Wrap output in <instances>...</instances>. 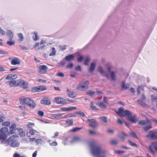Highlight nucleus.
I'll list each match as a JSON object with an SVG mask.
<instances>
[{"mask_svg":"<svg viewBox=\"0 0 157 157\" xmlns=\"http://www.w3.org/2000/svg\"><path fill=\"white\" fill-rule=\"evenodd\" d=\"M19 108H20L22 110L25 111H28V109L25 106H19Z\"/></svg>","mask_w":157,"mask_h":157,"instance_id":"49530a36","label":"nucleus"},{"mask_svg":"<svg viewBox=\"0 0 157 157\" xmlns=\"http://www.w3.org/2000/svg\"><path fill=\"white\" fill-rule=\"evenodd\" d=\"M76 109V107H75L71 106L68 108L63 107L61 109L63 111H69L72 110Z\"/></svg>","mask_w":157,"mask_h":157,"instance_id":"aec40b11","label":"nucleus"},{"mask_svg":"<svg viewBox=\"0 0 157 157\" xmlns=\"http://www.w3.org/2000/svg\"><path fill=\"white\" fill-rule=\"evenodd\" d=\"M8 129L7 128L3 127L0 129V139L3 140H6L7 137V133L8 132Z\"/></svg>","mask_w":157,"mask_h":157,"instance_id":"423d86ee","label":"nucleus"},{"mask_svg":"<svg viewBox=\"0 0 157 157\" xmlns=\"http://www.w3.org/2000/svg\"><path fill=\"white\" fill-rule=\"evenodd\" d=\"M73 121L67 120L66 121V123L69 126H71L73 124Z\"/></svg>","mask_w":157,"mask_h":157,"instance_id":"58836bf2","label":"nucleus"},{"mask_svg":"<svg viewBox=\"0 0 157 157\" xmlns=\"http://www.w3.org/2000/svg\"><path fill=\"white\" fill-rule=\"evenodd\" d=\"M73 64L72 63H68L67 66V68H72Z\"/></svg>","mask_w":157,"mask_h":157,"instance_id":"09e8293b","label":"nucleus"},{"mask_svg":"<svg viewBox=\"0 0 157 157\" xmlns=\"http://www.w3.org/2000/svg\"><path fill=\"white\" fill-rule=\"evenodd\" d=\"M101 121L104 123H106L107 122V118L106 117H101Z\"/></svg>","mask_w":157,"mask_h":157,"instance_id":"8fccbe9b","label":"nucleus"},{"mask_svg":"<svg viewBox=\"0 0 157 157\" xmlns=\"http://www.w3.org/2000/svg\"><path fill=\"white\" fill-rule=\"evenodd\" d=\"M34 89L36 90V91L40 92L45 90L46 89V88L45 87H44L43 86H36L34 87Z\"/></svg>","mask_w":157,"mask_h":157,"instance_id":"6ab92c4d","label":"nucleus"},{"mask_svg":"<svg viewBox=\"0 0 157 157\" xmlns=\"http://www.w3.org/2000/svg\"><path fill=\"white\" fill-rule=\"evenodd\" d=\"M57 145V143L56 141H53L52 143L50 144L51 146H56Z\"/></svg>","mask_w":157,"mask_h":157,"instance_id":"0e129e2a","label":"nucleus"},{"mask_svg":"<svg viewBox=\"0 0 157 157\" xmlns=\"http://www.w3.org/2000/svg\"><path fill=\"white\" fill-rule=\"evenodd\" d=\"M6 82L9 83V86L11 87L18 86V79L17 80H12L10 81Z\"/></svg>","mask_w":157,"mask_h":157,"instance_id":"f8f14e48","label":"nucleus"},{"mask_svg":"<svg viewBox=\"0 0 157 157\" xmlns=\"http://www.w3.org/2000/svg\"><path fill=\"white\" fill-rule=\"evenodd\" d=\"M91 153L93 155L97 157H105L106 156L105 151L101 147L97 145L94 142H92L90 144Z\"/></svg>","mask_w":157,"mask_h":157,"instance_id":"f257e3e1","label":"nucleus"},{"mask_svg":"<svg viewBox=\"0 0 157 157\" xmlns=\"http://www.w3.org/2000/svg\"><path fill=\"white\" fill-rule=\"evenodd\" d=\"M10 124L9 122L6 121L2 122V126H6L8 127L10 125Z\"/></svg>","mask_w":157,"mask_h":157,"instance_id":"ea45409f","label":"nucleus"},{"mask_svg":"<svg viewBox=\"0 0 157 157\" xmlns=\"http://www.w3.org/2000/svg\"><path fill=\"white\" fill-rule=\"evenodd\" d=\"M82 128L76 127L73 128L72 129L70 130V131L71 132H76L77 131L82 129Z\"/></svg>","mask_w":157,"mask_h":157,"instance_id":"c85d7f7f","label":"nucleus"},{"mask_svg":"<svg viewBox=\"0 0 157 157\" xmlns=\"http://www.w3.org/2000/svg\"><path fill=\"white\" fill-rule=\"evenodd\" d=\"M147 125H148L144 127L143 128L144 130L145 131H147L152 128V127L151 126V124H149Z\"/></svg>","mask_w":157,"mask_h":157,"instance_id":"bb28decb","label":"nucleus"},{"mask_svg":"<svg viewBox=\"0 0 157 157\" xmlns=\"http://www.w3.org/2000/svg\"><path fill=\"white\" fill-rule=\"evenodd\" d=\"M18 86L24 89L28 88L29 83L25 81L22 79H18Z\"/></svg>","mask_w":157,"mask_h":157,"instance_id":"1a4fd4ad","label":"nucleus"},{"mask_svg":"<svg viewBox=\"0 0 157 157\" xmlns=\"http://www.w3.org/2000/svg\"><path fill=\"white\" fill-rule=\"evenodd\" d=\"M6 32H5L0 27V34H2V35H5V34Z\"/></svg>","mask_w":157,"mask_h":157,"instance_id":"bf43d9fd","label":"nucleus"},{"mask_svg":"<svg viewBox=\"0 0 157 157\" xmlns=\"http://www.w3.org/2000/svg\"><path fill=\"white\" fill-rule=\"evenodd\" d=\"M122 87L123 89H126L128 88V86L125 84V83L124 82H123L122 85Z\"/></svg>","mask_w":157,"mask_h":157,"instance_id":"de8ad7c7","label":"nucleus"},{"mask_svg":"<svg viewBox=\"0 0 157 157\" xmlns=\"http://www.w3.org/2000/svg\"><path fill=\"white\" fill-rule=\"evenodd\" d=\"M128 142L132 146L137 147L138 145L136 143L132 142L131 140H129Z\"/></svg>","mask_w":157,"mask_h":157,"instance_id":"79ce46f5","label":"nucleus"},{"mask_svg":"<svg viewBox=\"0 0 157 157\" xmlns=\"http://www.w3.org/2000/svg\"><path fill=\"white\" fill-rule=\"evenodd\" d=\"M151 121L148 119H146V120H142L138 122V124L141 125L145 126L148 124H151Z\"/></svg>","mask_w":157,"mask_h":157,"instance_id":"dca6fc26","label":"nucleus"},{"mask_svg":"<svg viewBox=\"0 0 157 157\" xmlns=\"http://www.w3.org/2000/svg\"><path fill=\"white\" fill-rule=\"evenodd\" d=\"M95 91H93L91 90L87 91L86 92V94L90 96H93L95 94Z\"/></svg>","mask_w":157,"mask_h":157,"instance_id":"4c0bfd02","label":"nucleus"},{"mask_svg":"<svg viewBox=\"0 0 157 157\" xmlns=\"http://www.w3.org/2000/svg\"><path fill=\"white\" fill-rule=\"evenodd\" d=\"M90 59V58L89 57H87L85 60L84 64L86 65H88V63L89 62Z\"/></svg>","mask_w":157,"mask_h":157,"instance_id":"37998d69","label":"nucleus"},{"mask_svg":"<svg viewBox=\"0 0 157 157\" xmlns=\"http://www.w3.org/2000/svg\"><path fill=\"white\" fill-rule=\"evenodd\" d=\"M35 126V124L34 123L29 122L27 124L26 126L29 128H32V127Z\"/></svg>","mask_w":157,"mask_h":157,"instance_id":"72a5a7b5","label":"nucleus"},{"mask_svg":"<svg viewBox=\"0 0 157 157\" xmlns=\"http://www.w3.org/2000/svg\"><path fill=\"white\" fill-rule=\"evenodd\" d=\"M42 104L49 105L51 104L50 99L49 98H43L40 101Z\"/></svg>","mask_w":157,"mask_h":157,"instance_id":"2eb2a0df","label":"nucleus"},{"mask_svg":"<svg viewBox=\"0 0 157 157\" xmlns=\"http://www.w3.org/2000/svg\"><path fill=\"white\" fill-rule=\"evenodd\" d=\"M16 124L14 123L12 124L10 128V130L8 133L7 135H10L14 133V131L16 130Z\"/></svg>","mask_w":157,"mask_h":157,"instance_id":"4468645a","label":"nucleus"},{"mask_svg":"<svg viewBox=\"0 0 157 157\" xmlns=\"http://www.w3.org/2000/svg\"><path fill=\"white\" fill-rule=\"evenodd\" d=\"M89 83L86 81L80 83L77 86L76 89L81 91H85L89 88Z\"/></svg>","mask_w":157,"mask_h":157,"instance_id":"39448f33","label":"nucleus"},{"mask_svg":"<svg viewBox=\"0 0 157 157\" xmlns=\"http://www.w3.org/2000/svg\"><path fill=\"white\" fill-rule=\"evenodd\" d=\"M52 43H49L48 44H47L46 45H40L41 47L40 48H39L38 49H43L45 48H47V46H48L49 45H50L52 44Z\"/></svg>","mask_w":157,"mask_h":157,"instance_id":"f704fd0d","label":"nucleus"},{"mask_svg":"<svg viewBox=\"0 0 157 157\" xmlns=\"http://www.w3.org/2000/svg\"><path fill=\"white\" fill-rule=\"evenodd\" d=\"M151 99L152 102H156L157 101V97L151 95Z\"/></svg>","mask_w":157,"mask_h":157,"instance_id":"473e14b6","label":"nucleus"},{"mask_svg":"<svg viewBox=\"0 0 157 157\" xmlns=\"http://www.w3.org/2000/svg\"><path fill=\"white\" fill-rule=\"evenodd\" d=\"M54 100L56 103L59 104H64L67 103L66 100L60 97H56Z\"/></svg>","mask_w":157,"mask_h":157,"instance_id":"9d476101","label":"nucleus"},{"mask_svg":"<svg viewBox=\"0 0 157 157\" xmlns=\"http://www.w3.org/2000/svg\"><path fill=\"white\" fill-rule=\"evenodd\" d=\"M38 69L39 73L43 74H45L47 72V70L48 68L46 65H41L38 67Z\"/></svg>","mask_w":157,"mask_h":157,"instance_id":"9b49d317","label":"nucleus"},{"mask_svg":"<svg viewBox=\"0 0 157 157\" xmlns=\"http://www.w3.org/2000/svg\"><path fill=\"white\" fill-rule=\"evenodd\" d=\"M59 133L58 132H56L55 133L54 136L52 137V138H56V137L59 135Z\"/></svg>","mask_w":157,"mask_h":157,"instance_id":"e2e57ef3","label":"nucleus"},{"mask_svg":"<svg viewBox=\"0 0 157 157\" xmlns=\"http://www.w3.org/2000/svg\"><path fill=\"white\" fill-rule=\"evenodd\" d=\"M35 142L37 144H42L43 142V140L41 139H37L35 140Z\"/></svg>","mask_w":157,"mask_h":157,"instance_id":"c03bdc74","label":"nucleus"},{"mask_svg":"<svg viewBox=\"0 0 157 157\" xmlns=\"http://www.w3.org/2000/svg\"><path fill=\"white\" fill-rule=\"evenodd\" d=\"M62 115L60 114H52L51 115V117L52 118H59L61 117Z\"/></svg>","mask_w":157,"mask_h":157,"instance_id":"a878e982","label":"nucleus"},{"mask_svg":"<svg viewBox=\"0 0 157 157\" xmlns=\"http://www.w3.org/2000/svg\"><path fill=\"white\" fill-rule=\"evenodd\" d=\"M96 105L102 109H105L106 108V105L102 102H98L96 103Z\"/></svg>","mask_w":157,"mask_h":157,"instance_id":"b1692460","label":"nucleus"},{"mask_svg":"<svg viewBox=\"0 0 157 157\" xmlns=\"http://www.w3.org/2000/svg\"><path fill=\"white\" fill-rule=\"evenodd\" d=\"M87 121L90 122L92 123H94L95 122L97 121L96 120L94 119H88Z\"/></svg>","mask_w":157,"mask_h":157,"instance_id":"052dcab7","label":"nucleus"},{"mask_svg":"<svg viewBox=\"0 0 157 157\" xmlns=\"http://www.w3.org/2000/svg\"><path fill=\"white\" fill-rule=\"evenodd\" d=\"M18 77L17 75L14 74H10L7 75L6 78V80H14Z\"/></svg>","mask_w":157,"mask_h":157,"instance_id":"ddd939ff","label":"nucleus"},{"mask_svg":"<svg viewBox=\"0 0 157 157\" xmlns=\"http://www.w3.org/2000/svg\"><path fill=\"white\" fill-rule=\"evenodd\" d=\"M6 35L10 39H12L13 38V35L12 32L10 30H8L6 33Z\"/></svg>","mask_w":157,"mask_h":157,"instance_id":"4be33fe9","label":"nucleus"},{"mask_svg":"<svg viewBox=\"0 0 157 157\" xmlns=\"http://www.w3.org/2000/svg\"><path fill=\"white\" fill-rule=\"evenodd\" d=\"M20 136L21 137H24L25 136V132L24 131H21L19 133Z\"/></svg>","mask_w":157,"mask_h":157,"instance_id":"5fc2aeb1","label":"nucleus"},{"mask_svg":"<svg viewBox=\"0 0 157 157\" xmlns=\"http://www.w3.org/2000/svg\"><path fill=\"white\" fill-rule=\"evenodd\" d=\"M117 123L122 124L123 123V121L120 119H118L117 121Z\"/></svg>","mask_w":157,"mask_h":157,"instance_id":"338daca9","label":"nucleus"},{"mask_svg":"<svg viewBox=\"0 0 157 157\" xmlns=\"http://www.w3.org/2000/svg\"><path fill=\"white\" fill-rule=\"evenodd\" d=\"M19 100L21 104H26L32 108H34L36 106L35 101L31 98L29 97L24 98L23 97L20 98Z\"/></svg>","mask_w":157,"mask_h":157,"instance_id":"7ed1b4c3","label":"nucleus"},{"mask_svg":"<svg viewBox=\"0 0 157 157\" xmlns=\"http://www.w3.org/2000/svg\"><path fill=\"white\" fill-rule=\"evenodd\" d=\"M96 66V64L94 63H92L91 64L90 67L89 71L90 72H93Z\"/></svg>","mask_w":157,"mask_h":157,"instance_id":"393cba45","label":"nucleus"},{"mask_svg":"<svg viewBox=\"0 0 157 157\" xmlns=\"http://www.w3.org/2000/svg\"><path fill=\"white\" fill-rule=\"evenodd\" d=\"M38 132L33 129H30L29 131V133L31 135H33L35 133H37Z\"/></svg>","mask_w":157,"mask_h":157,"instance_id":"cd10ccee","label":"nucleus"},{"mask_svg":"<svg viewBox=\"0 0 157 157\" xmlns=\"http://www.w3.org/2000/svg\"><path fill=\"white\" fill-rule=\"evenodd\" d=\"M66 93L68 96L70 98H74L77 96V94L75 92L69 89H67Z\"/></svg>","mask_w":157,"mask_h":157,"instance_id":"f3484780","label":"nucleus"},{"mask_svg":"<svg viewBox=\"0 0 157 157\" xmlns=\"http://www.w3.org/2000/svg\"><path fill=\"white\" fill-rule=\"evenodd\" d=\"M67 47L66 45L63 44L59 46V48L60 49H66Z\"/></svg>","mask_w":157,"mask_h":157,"instance_id":"603ef678","label":"nucleus"},{"mask_svg":"<svg viewBox=\"0 0 157 157\" xmlns=\"http://www.w3.org/2000/svg\"><path fill=\"white\" fill-rule=\"evenodd\" d=\"M83 59V58L82 56H80L79 58H78L77 60L78 62H81Z\"/></svg>","mask_w":157,"mask_h":157,"instance_id":"69168bd1","label":"nucleus"},{"mask_svg":"<svg viewBox=\"0 0 157 157\" xmlns=\"http://www.w3.org/2000/svg\"><path fill=\"white\" fill-rule=\"evenodd\" d=\"M57 76L60 77H63L64 76V74L62 73H58L57 74Z\"/></svg>","mask_w":157,"mask_h":157,"instance_id":"774afa93","label":"nucleus"},{"mask_svg":"<svg viewBox=\"0 0 157 157\" xmlns=\"http://www.w3.org/2000/svg\"><path fill=\"white\" fill-rule=\"evenodd\" d=\"M80 138L77 136H75L73 137V140L74 141H78L80 140Z\"/></svg>","mask_w":157,"mask_h":157,"instance_id":"6e6d98bb","label":"nucleus"},{"mask_svg":"<svg viewBox=\"0 0 157 157\" xmlns=\"http://www.w3.org/2000/svg\"><path fill=\"white\" fill-rule=\"evenodd\" d=\"M13 157H26V156L25 155L21 156L20 155L17 153H15L13 155Z\"/></svg>","mask_w":157,"mask_h":157,"instance_id":"864d4df0","label":"nucleus"},{"mask_svg":"<svg viewBox=\"0 0 157 157\" xmlns=\"http://www.w3.org/2000/svg\"><path fill=\"white\" fill-rule=\"evenodd\" d=\"M20 61L19 58L14 57L11 61V63L13 65H16L20 63Z\"/></svg>","mask_w":157,"mask_h":157,"instance_id":"a211bd4d","label":"nucleus"},{"mask_svg":"<svg viewBox=\"0 0 157 157\" xmlns=\"http://www.w3.org/2000/svg\"><path fill=\"white\" fill-rule=\"evenodd\" d=\"M75 69L77 71H81V69L80 66L79 65H78L75 67Z\"/></svg>","mask_w":157,"mask_h":157,"instance_id":"680f3d73","label":"nucleus"},{"mask_svg":"<svg viewBox=\"0 0 157 157\" xmlns=\"http://www.w3.org/2000/svg\"><path fill=\"white\" fill-rule=\"evenodd\" d=\"M18 38H19V40L21 41H22L23 40L24 38V36L21 33H19L18 34Z\"/></svg>","mask_w":157,"mask_h":157,"instance_id":"c9c22d12","label":"nucleus"},{"mask_svg":"<svg viewBox=\"0 0 157 157\" xmlns=\"http://www.w3.org/2000/svg\"><path fill=\"white\" fill-rule=\"evenodd\" d=\"M145 137L151 140H157V131H150L146 135Z\"/></svg>","mask_w":157,"mask_h":157,"instance_id":"0eeeda50","label":"nucleus"},{"mask_svg":"<svg viewBox=\"0 0 157 157\" xmlns=\"http://www.w3.org/2000/svg\"><path fill=\"white\" fill-rule=\"evenodd\" d=\"M16 138V136L12 135L7 140L5 141L7 142V145L9 144L10 143L12 142L11 145L12 147H17L19 146V143L17 141L15 140Z\"/></svg>","mask_w":157,"mask_h":157,"instance_id":"20e7f679","label":"nucleus"},{"mask_svg":"<svg viewBox=\"0 0 157 157\" xmlns=\"http://www.w3.org/2000/svg\"><path fill=\"white\" fill-rule=\"evenodd\" d=\"M117 113L120 116H127L129 120L133 123H136V122L137 120L132 116V114L131 112L128 110H125L123 107L119 108Z\"/></svg>","mask_w":157,"mask_h":157,"instance_id":"f03ea898","label":"nucleus"},{"mask_svg":"<svg viewBox=\"0 0 157 157\" xmlns=\"http://www.w3.org/2000/svg\"><path fill=\"white\" fill-rule=\"evenodd\" d=\"M74 56L72 54L65 56V59L67 61H70L74 60Z\"/></svg>","mask_w":157,"mask_h":157,"instance_id":"412c9836","label":"nucleus"},{"mask_svg":"<svg viewBox=\"0 0 157 157\" xmlns=\"http://www.w3.org/2000/svg\"><path fill=\"white\" fill-rule=\"evenodd\" d=\"M89 125L91 127L93 128H96L98 127V123L97 121L93 123H90L89 124Z\"/></svg>","mask_w":157,"mask_h":157,"instance_id":"5701e85b","label":"nucleus"},{"mask_svg":"<svg viewBox=\"0 0 157 157\" xmlns=\"http://www.w3.org/2000/svg\"><path fill=\"white\" fill-rule=\"evenodd\" d=\"M110 143L112 145H115L117 144L118 142L116 140H112L110 141Z\"/></svg>","mask_w":157,"mask_h":157,"instance_id":"a18cd8bd","label":"nucleus"},{"mask_svg":"<svg viewBox=\"0 0 157 157\" xmlns=\"http://www.w3.org/2000/svg\"><path fill=\"white\" fill-rule=\"evenodd\" d=\"M56 51L55 50H52V52L49 54V56H53L56 54Z\"/></svg>","mask_w":157,"mask_h":157,"instance_id":"4d7b16f0","label":"nucleus"},{"mask_svg":"<svg viewBox=\"0 0 157 157\" xmlns=\"http://www.w3.org/2000/svg\"><path fill=\"white\" fill-rule=\"evenodd\" d=\"M38 114L41 116V117H43L44 115V112L41 111H39L37 113Z\"/></svg>","mask_w":157,"mask_h":157,"instance_id":"13d9d810","label":"nucleus"},{"mask_svg":"<svg viewBox=\"0 0 157 157\" xmlns=\"http://www.w3.org/2000/svg\"><path fill=\"white\" fill-rule=\"evenodd\" d=\"M98 71L103 75L105 74V72L101 67H99Z\"/></svg>","mask_w":157,"mask_h":157,"instance_id":"e433bc0d","label":"nucleus"},{"mask_svg":"<svg viewBox=\"0 0 157 157\" xmlns=\"http://www.w3.org/2000/svg\"><path fill=\"white\" fill-rule=\"evenodd\" d=\"M149 149L152 153L155 155V152H157V141L151 142L149 145Z\"/></svg>","mask_w":157,"mask_h":157,"instance_id":"6e6552de","label":"nucleus"},{"mask_svg":"<svg viewBox=\"0 0 157 157\" xmlns=\"http://www.w3.org/2000/svg\"><path fill=\"white\" fill-rule=\"evenodd\" d=\"M76 113L83 117H84L85 116L84 113L82 111H77L76 112Z\"/></svg>","mask_w":157,"mask_h":157,"instance_id":"3c124183","label":"nucleus"},{"mask_svg":"<svg viewBox=\"0 0 157 157\" xmlns=\"http://www.w3.org/2000/svg\"><path fill=\"white\" fill-rule=\"evenodd\" d=\"M129 134L133 138H134L137 139L136 133L132 131L129 132Z\"/></svg>","mask_w":157,"mask_h":157,"instance_id":"a19ab883","label":"nucleus"},{"mask_svg":"<svg viewBox=\"0 0 157 157\" xmlns=\"http://www.w3.org/2000/svg\"><path fill=\"white\" fill-rule=\"evenodd\" d=\"M33 34L34 35L33 36V39L34 40L36 41L39 39V36L37 35V33L35 32Z\"/></svg>","mask_w":157,"mask_h":157,"instance_id":"7c9ffc66","label":"nucleus"},{"mask_svg":"<svg viewBox=\"0 0 157 157\" xmlns=\"http://www.w3.org/2000/svg\"><path fill=\"white\" fill-rule=\"evenodd\" d=\"M15 44V42L14 40H13L12 39H10V41L7 42V44L10 46L14 45Z\"/></svg>","mask_w":157,"mask_h":157,"instance_id":"c756f323","label":"nucleus"},{"mask_svg":"<svg viewBox=\"0 0 157 157\" xmlns=\"http://www.w3.org/2000/svg\"><path fill=\"white\" fill-rule=\"evenodd\" d=\"M111 77L113 80H116V76L115 73L114 71H113L111 72Z\"/></svg>","mask_w":157,"mask_h":157,"instance_id":"2f4dec72","label":"nucleus"}]
</instances>
